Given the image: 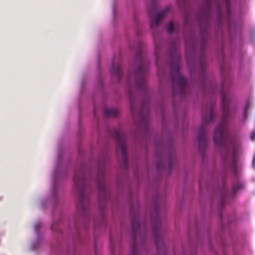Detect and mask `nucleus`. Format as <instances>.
<instances>
[{
	"instance_id": "nucleus-19",
	"label": "nucleus",
	"mask_w": 255,
	"mask_h": 255,
	"mask_svg": "<svg viewBox=\"0 0 255 255\" xmlns=\"http://www.w3.org/2000/svg\"><path fill=\"white\" fill-rule=\"evenodd\" d=\"M162 17H153L151 20L150 26L152 30L156 29L158 28Z\"/></svg>"
},
{
	"instance_id": "nucleus-18",
	"label": "nucleus",
	"mask_w": 255,
	"mask_h": 255,
	"mask_svg": "<svg viewBox=\"0 0 255 255\" xmlns=\"http://www.w3.org/2000/svg\"><path fill=\"white\" fill-rule=\"evenodd\" d=\"M244 187L243 182L240 181L235 182L233 185L231 196H234L240 190H242Z\"/></svg>"
},
{
	"instance_id": "nucleus-22",
	"label": "nucleus",
	"mask_w": 255,
	"mask_h": 255,
	"mask_svg": "<svg viewBox=\"0 0 255 255\" xmlns=\"http://www.w3.org/2000/svg\"><path fill=\"white\" fill-rule=\"evenodd\" d=\"M231 52L233 54H236L237 53H239L240 55H242L243 54L244 51H243L241 47H239L236 48L234 50H232Z\"/></svg>"
},
{
	"instance_id": "nucleus-16",
	"label": "nucleus",
	"mask_w": 255,
	"mask_h": 255,
	"mask_svg": "<svg viewBox=\"0 0 255 255\" xmlns=\"http://www.w3.org/2000/svg\"><path fill=\"white\" fill-rule=\"evenodd\" d=\"M177 6L178 10L182 16H189L188 14V3L187 0H177Z\"/></svg>"
},
{
	"instance_id": "nucleus-38",
	"label": "nucleus",
	"mask_w": 255,
	"mask_h": 255,
	"mask_svg": "<svg viewBox=\"0 0 255 255\" xmlns=\"http://www.w3.org/2000/svg\"><path fill=\"white\" fill-rule=\"evenodd\" d=\"M75 255V254H73V255Z\"/></svg>"
},
{
	"instance_id": "nucleus-28",
	"label": "nucleus",
	"mask_w": 255,
	"mask_h": 255,
	"mask_svg": "<svg viewBox=\"0 0 255 255\" xmlns=\"http://www.w3.org/2000/svg\"><path fill=\"white\" fill-rule=\"evenodd\" d=\"M233 170L234 172H235V174H237V166L235 160L234 161L233 166H232Z\"/></svg>"
},
{
	"instance_id": "nucleus-7",
	"label": "nucleus",
	"mask_w": 255,
	"mask_h": 255,
	"mask_svg": "<svg viewBox=\"0 0 255 255\" xmlns=\"http://www.w3.org/2000/svg\"><path fill=\"white\" fill-rule=\"evenodd\" d=\"M152 221L153 222V233L154 242L157 248H159L160 243L162 242L163 241L161 233L162 222L160 209L158 205H156L154 208Z\"/></svg>"
},
{
	"instance_id": "nucleus-9",
	"label": "nucleus",
	"mask_w": 255,
	"mask_h": 255,
	"mask_svg": "<svg viewBox=\"0 0 255 255\" xmlns=\"http://www.w3.org/2000/svg\"><path fill=\"white\" fill-rule=\"evenodd\" d=\"M114 136L117 142V150L121 154L125 167H127L128 160L126 147V137L120 131L118 130H115Z\"/></svg>"
},
{
	"instance_id": "nucleus-27",
	"label": "nucleus",
	"mask_w": 255,
	"mask_h": 255,
	"mask_svg": "<svg viewBox=\"0 0 255 255\" xmlns=\"http://www.w3.org/2000/svg\"><path fill=\"white\" fill-rule=\"evenodd\" d=\"M99 84L100 88L101 90H102L103 89L104 84H103V79L101 77L99 79Z\"/></svg>"
},
{
	"instance_id": "nucleus-11",
	"label": "nucleus",
	"mask_w": 255,
	"mask_h": 255,
	"mask_svg": "<svg viewBox=\"0 0 255 255\" xmlns=\"http://www.w3.org/2000/svg\"><path fill=\"white\" fill-rule=\"evenodd\" d=\"M111 75L114 80L120 82L123 79V71L121 60L119 58H115L112 63Z\"/></svg>"
},
{
	"instance_id": "nucleus-8",
	"label": "nucleus",
	"mask_w": 255,
	"mask_h": 255,
	"mask_svg": "<svg viewBox=\"0 0 255 255\" xmlns=\"http://www.w3.org/2000/svg\"><path fill=\"white\" fill-rule=\"evenodd\" d=\"M201 10L203 13L198 16H211L214 10L217 12V16H223L221 13V0H200Z\"/></svg>"
},
{
	"instance_id": "nucleus-35",
	"label": "nucleus",
	"mask_w": 255,
	"mask_h": 255,
	"mask_svg": "<svg viewBox=\"0 0 255 255\" xmlns=\"http://www.w3.org/2000/svg\"><path fill=\"white\" fill-rule=\"evenodd\" d=\"M222 55H223V58L224 59V54L223 49L222 50Z\"/></svg>"
},
{
	"instance_id": "nucleus-26",
	"label": "nucleus",
	"mask_w": 255,
	"mask_h": 255,
	"mask_svg": "<svg viewBox=\"0 0 255 255\" xmlns=\"http://www.w3.org/2000/svg\"><path fill=\"white\" fill-rule=\"evenodd\" d=\"M249 108V103H247L246 105L245 108V112H244L245 118H246L247 117L248 110Z\"/></svg>"
},
{
	"instance_id": "nucleus-32",
	"label": "nucleus",
	"mask_w": 255,
	"mask_h": 255,
	"mask_svg": "<svg viewBox=\"0 0 255 255\" xmlns=\"http://www.w3.org/2000/svg\"><path fill=\"white\" fill-rule=\"evenodd\" d=\"M116 7L115 5L113 6V16H116V15L118 14L116 11Z\"/></svg>"
},
{
	"instance_id": "nucleus-31",
	"label": "nucleus",
	"mask_w": 255,
	"mask_h": 255,
	"mask_svg": "<svg viewBox=\"0 0 255 255\" xmlns=\"http://www.w3.org/2000/svg\"><path fill=\"white\" fill-rule=\"evenodd\" d=\"M251 138L252 140H255V130L253 131L252 133H251Z\"/></svg>"
},
{
	"instance_id": "nucleus-34",
	"label": "nucleus",
	"mask_w": 255,
	"mask_h": 255,
	"mask_svg": "<svg viewBox=\"0 0 255 255\" xmlns=\"http://www.w3.org/2000/svg\"><path fill=\"white\" fill-rule=\"evenodd\" d=\"M83 227L85 229H86L87 228V223H84L83 225Z\"/></svg>"
},
{
	"instance_id": "nucleus-14",
	"label": "nucleus",
	"mask_w": 255,
	"mask_h": 255,
	"mask_svg": "<svg viewBox=\"0 0 255 255\" xmlns=\"http://www.w3.org/2000/svg\"><path fill=\"white\" fill-rule=\"evenodd\" d=\"M68 232L69 237L71 239L74 245L76 244L77 242H80L81 235L80 230L77 224L75 225L73 228L69 227Z\"/></svg>"
},
{
	"instance_id": "nucleus-1",
	"label": "nucleus",
	"mask_w": 255,
	"mask_h": 255,
	"mask_svg": "<svg viewBox=\"0 0 255 255\" xmlns=\"http://www.w3.org/2000/svg\"><path fill=\"white\" fill-rule=\"evenodd\" d=\"M71 171L74 172L73 180L76 196L80 200L84 214H86L87 208L84 202L87 198V167L85 164H82L75 171L70 160L65 158L62 146H59L57 150L56 162L52 174L51 191L45 198L37 200L36 204L39 208L53 212L58 205L60 186Z\"/></svg>"
},
{
	"instance_id": "nucleus-3",
	"label": "nucleus",
	"mask_w": 255,
	"mask_h": 255,
	"mask_svg": "<svg viewBox=\"0 0 255 255\" xmlns=\"http://www.w3.org/2000/svg\"><path fill=\"white\" fill-rule=\"evenodd\" d=\"M212 95H218L221 100L223 114L220 123L216 127L214 133V142L220 150L228 148L229 130L227 123L230 116V100L228 96L230 93L229 87L226 85L225 80L220 86L212 85L209 89Z\"/></svg>"
},
{
	"instance_id": "nucleus-5",
	"label": "nucleus",
	"mask_w": 255,
	"mask_h": 255,
	"mask_svg": "<svg viewBox=\"0 0 255 255\" xmlns=\"http://www.w3.org/2000/svg\"><path fill=\"white\" fill-rule=\"evenodd\" d=\"M214 104L211 103L207 108V113H202V124L197 132V140L199 148L204 153L207 144V127L208 124L215 122Z\"/></svg>"
},
{
	"instance_id": "nucleus-13",
	"label": "nucleus",
	"mask_w": 255,
	"mask_h": 255,
	"mask_svg": "<svg viewBox=\"0 0 255 255\" xmlns=\"http://www.w3.org/2000/svg\"><path fill=\"white\" fill-rule=\"evenodd\" d=\"M62 226L63 223L62 219H53L51 226V230L52 231L54 236L57 238H59V237L62 236L64 235V233L62 231Z\"/></svg>"
},
{
	"instance_id": "nucleus-33",
	"label": "nucleus",
	"mask_w": 255,
	"mask_h": 255,
	"mask_svg": "<svg viewBox=\"0 0 255 255\" xmlns=\"http://www.w3.org/2000/svg\"><path fill=\"white\" fill-rule=\"evenodd\" d=\"M99 186L102 189H103L104 188V185H103V183H102V182L99 183Z\"/></svg>"
},
{
	"instance_id": "nucleus-30",
	"label": "nucleus",
	"mask_w": 255,
	"mask_h": 255,
	"mask_svg": "<svg viewBox=\"0 0 255 255\" xmlns=\"http://www.w3.org/2000/svg\"><path fill=\"white\" fill-rule=\"evenodd\" d=\"M235 217H234V215L229 217L228 219V223L229 224H231L233 222L234 220L235 219Z\"/></svg>"
},
{
	"instance_id": "nucleus-17",
	"label": "nucleus",
	"mask_w": 255,
	"mask_h": 255,
	"mask_svg": "<svg viewBox=\"0 0 255 255\" xmlns=\"http://www.w3.org/2000/svg\"><path fill=\"white\" fill-rule=\"evenodd\" d=\"M119 111L115 108H104L103 109V114L106 117H116L118 116Z\"/></svg>"
},
{
	"instance_id": "nucleus-37",
	"label": "nucleus",
	"mask_w": 255,
	"mask_h": 255,
	"mask_svg": "<svg viewBox=\"0 0 255 255\" xmlns=\"http://www.w3.org/2000/svg\"><path fill=\"white\" fill-rule=\"evenodd\" d=\"M170 166H172V163H171V162L170 163Z\"/></svg>"
},
{
	"instance_id": "nucleus-2",
	"label": "nucleus",
	"mask_w": 255,
	"mask_h": 255,
	"mask_svg": "<svg viewBox=\"0 0 255 255\" xmlns=\"http://www.w3.org/2000/svg\"><path fill=\"white\" fill-rule=\"evenodd\" d=\"M148 66L149 60L144 53L141 42L139 41L135 53L134 70L128 71L125 77L132 110L134 100L139 97L143 99L145 104L148 102L149 92L146 83Z\"/></svg>"
},
{
	"instance_id": "nucleus-23",
	"label": "nucleus",
	"mask_w": 255,
	"mask_h": 255,
	"mask_svg": "<svg viewBox=\"0 0 255 255\" xmlns=\"http://www.w3.org/2000/svg\"><path fill=\"white\" fill-rule=\"evenodd\" d=\"M225 1L226 3L227 11L229 13V15L228 16H230V8H231V0H225Z\"/></svg>"
},
{
	"instance_id": "nucleus-24",
	"label": "nucleus",
	"mask_w": 255,
	"mask_h": 255,
	"mask_svg": "<svg viewBox=\"0 0 255 255\" xmlns=\"http://www.w3.org/2000/svg\"><path fill=\"white\" fill-rule=\"evenodd\" d=\"M221 71H222L223 76L224 77L225 74V70H225V63H224V61L223 62V63L221 65Z\"/></svg>"
},
{
	"instance_id": "nucleus-25",
	"label": "nucleus",
	"mask_w": 255,
	"mask_h": 255,
	"mask_svg": "<svg viewBox=\"0 0 255 255\" xmlns=\"http://www.w3.org/2000/svg\"><path fill=\"white\" fill-rule=\"evenodd\" d=\"M98 164H99V167L100 174L102 176H104V171H103V169H102V167H101L102 165H101V163L100 160H99V161H98Z\"/></svg>"
},
{
	"instance_id": "nucleus-20",
	"label": "nucleus",
	"mask_w": 255,
	"mask_h": 255,
	"mask_svg": "<svg viewBox=\"0 0 255 255\" xmlns=\"http://www.w3.org/2000/svg\"><path fill=\"white\" fill-rule=\"evenodd\" d=\"M224 195H223V199L221 202V203H220V206H219V219L221 221V222L222 223V224H223L224 221V219H223V214L221 211V208L223 207V205L224 204H225V200H226V196H227V191H226V190L225 189H224Z\"/></svg>"
},
{
	"instance_id": "nucleus-15",
	"label": "nucleus",
	"mask_w": 255,
	"mask_h": 255,
	"mask_svg": "<svg viewBox=\"0 0 255 255\" xmlns=\"http://www.w3.org/2000/svg\"><path fill=\"white\" fill-rule=\"evenodd\" d=\"M140 230V223L138 220L134 219L132 222V238L134 248H136V238Z\"/></svg>"
},
{
	"instance_id": "nucleus-10",
	"label": "nucleus",
	"mask_w": 255,
	"mask_h": 255,
	"mask_svg": "<svg viewBox=\"0 0 255 255\" xmlns=\"http://www.w3.org/2000/svg\"><path fill=\"white\" fill-rule=\"evenodd\" d=\"M208 39V35L207 32L205 33L202 36L201 43V48L202 51V56L200 58V65H201V74L202 78L205 83L206 80V57L205 51L206 49L207 43Z\"/></svg>"
},
{
	"instance_id": "nucleus-4",
	"label": "nucleus",
	"mask_w": 255,
	"mask_h": 255,
	"mask_svg": "<svg viewBox=\"0 0 255 255\" xmlns=\"http://www.w3.org/2000/svg\"><path fill=\"white\" fill-rule=\"evenodd\" d=\"M173 58L171 56L170 60V79L172 86V93L174 97H178L183 100L186 96V87L187 80L182 77L180 73L179 56L174 48Z\"/></svg>"
},
{
	"instance_id": "nucleus-12",
	"label": "nucleus",
	"mask_w": 255,
	"mask_h": 255,
	"mask_svg": "<svg viewBox=\"0 0 255 255\" xmlns=\"http://www.w3.org/2000/svg\"><path fill=\"white\" fill-rule=\"evenodd\" d=\"M42 226L41 221L37 222L34 225V230L36 235L35 240L32 242L31 248L32 250H37L41 246L44 241L43 235L40 232Z\"/></svg>"
},
{
	"instance_id": "nucleus-29",
	"label": "nucleus",
	"mask_w": 255,
	"mask_h": 255,
	"mask_svg": "<svg viewBox=\"0 0 255 255\" xmlns=\"http://www.w3.org/2000/svg\"><path fill=\"white\" fill-rule=\"evenodd\" d=\"M93 113H94V117L96 119L98 118V111H97V108L96 107H94V108Z\"/></svg>"
},
{
	"instance_id": "nucleus-6",
	"label": "nucleus",
	"mask_w": 255,
	"mask_h": 255,
	"mask_svg": "<svg viewBox=\"0 0 255 255\" xmlns=\"http://www.w3.org/2000/svg\"><path fill=\"white\" fill-rule=\"evenodd\" d=\"M159 0H148L146 8L148 16H167L169 14H174V10L170 5L163 8L159 6Z\"/></svg>"
},
{
	"instance_id": "nucleus-36",
	"label": "nucleus",
	"mask_w": 255,
	"mask_h": 255,
	"mask_svg": "<svg viewBox=\"0 0 255 255\" xmlns=\"http://www.w3.org/2000/svg\"><path fill=\"white\" fill-rule=\"evenodd\" d=\"M1 199H2V197H0V201L1 200Z\"/></svg>"
},
{
	"instance_id": "nucleus-21",
	"label": "nucleus",
	"mask_w": 255,
	"mask_h": 255,
	"mask_svg": "<svg viewBox=\"0 0 255 255\" xmlns=\"http://www.w3.org/2000/svg\"><path fill=\"white\" fill-rule=\"evenodd\" d=\"M166 28L167 32L170 34H172L176 30V28L172 22H169L166 25Z\"/></svg>"
}]
</instances>
